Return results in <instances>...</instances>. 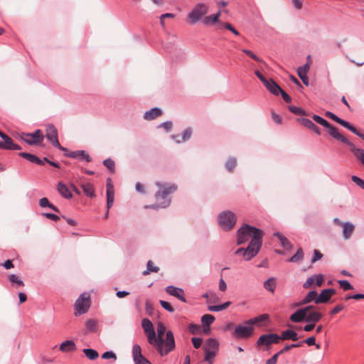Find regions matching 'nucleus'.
Instances as JSON below:
<instances>
[{"label": "nucleus", "mask_w": 364, "mask_h": 364, "mask_svg": "<svg viewBox=\"0 0 364 364\" xmlns=\"http://www.w3.org/2000/svg\"><path fill=\"white\" fill-rule=\"evenodd\" d=\"M156 185L159 188V191L154 195L156 203L149 207L153 209L166 208L171 202L170 195L176 191L178 186L174 183L161 182H156Z\"/></svg>", "instance_id": "f257e3e1"}, {"label": "nucleus", "mask_w": 364, "mask_h": 364, "mask_svg": "<svg viewBox=\"0 0 364 364\" xmlns=\"http://www.w3.org/2000/svg\"><path fill=\"white\" fill-rule=\"evenodd\" d=\"M166 330L165 326L162 323L157 325L158 340V353L161 356L166 355L175 349V341L173 333L171 331H167L166 333V341L163 338Z\"/></svg>", "instance_id": "f03ea898"}, {"label": "nucleus", "mask_w": 364, "mask_h": 364, "mask_svg": "<svg viewBox=\"0 0 364 364\" xmlns=\"http://www.w3.org/2000/svg\"><path fill=\"white\" fill-rule=\"evenodd\" d=\"M256 235L259 237H263L264 232L261 229L251 226L249 224H244L237 231V245L245 244L250 237L255 238Z\"/></svg>", "instance_id": "7ed1b4c3"}, {"label": "nucleus", "mask_w": 364, "mask_h": 364, "mask_svg": "<svg viewBox=\"0 0 364 364\" xmlns=\"http://www.w3.org/2000/svg\"><path fill=\"white\" fill-rule=\"evenodd\" d=\"M220 227L225 231L231 230L237 222L236 215L230 210L220 213L218 217Z\"/></svg>", "instance_id": "20e7f679"}, {"label": "nucleus", "mask_w": 364, "mask_h": 364, "mask_svg": "<svg viewBox=\"0 0 364 364\" xmlns=\"http://www.w3.org/2000/svg\"><path fill=\"white\" fill-rule=\"evenodd\" d=\"M91 306L90 296L87 292H83L77 299L74 304L75 315L80 316L87 313Z\"/></svg>", "instance_id": "39448f33"}, {"label": "nucleus", "mask_w": 364, "mask_h": 364, "mask_svg": "<svg viewBox=\"0 0 364 364\" xmlns=\"http://www.w3.org/2000/svg\"><path fill=\"white\" fill-rule=\"evenodd\" d=\"M19 138L28 145L38 146L42 144L44 135L41 129H36L33 133L22 132L19 135Z\"/></svg>", "instance_id": "423d86ee"}, {"label": "nucleus", "mask_w": 364, "mask_h": 364, "mask_svg": "<svg viewBox=\"0 0 364 364\" xmlns=\"http://www.w3.org/2000/svg\"><path fill=\"white\" fill-rule=\"evenodd\" d=\"M262 245V237H259L257 235L255 238H252L247 247L244 250V259L247 261L250 260L255 257L260 250Z\"/></svg>", "instance_id": "0eeeda50"}, {"label": "nucleus", "mask_w": 364, "mask_h": 364, "mask_svg": "<svg viewBox=\"0 0 364 364\" xmlns=\"http://www.w3.org/2000/svg\"><path fill=\"white\" fill-rule=\"evenodd\" d=\"M46 137L53 146L62 151H68V149L62 146L58 140V129L53 124L46 125Z\"/></svg>", "instance_id": "6e6552de"}, {"label": "nucleus", "mask_w": 364, "mask_h": 364, "mask_svg": "<svg viewBox=\"0 0 364 364\" xmlns=\"http://www.w3.org/2000/svg\"><path fill=\"white\" fill-rule=\"evenodd\" d=\"M312 119L314 121H315L316 123L321 124V126L324 127L327 129V132L329 135H331L333 138L337 140V139H344V136H343L338 131V129L332 125L331 123H329L327 120L323 119V117L317 115V114H313Z\"/></svg>", "instance_id": "1a4fd4ad"}, {"label": "nucleus", "mask_w": 364, "mask_h": 364, "mask_svg": "<svg viewBox=\"0 0 364 364\" xmlns=\"http://www.w3.org/2000/svg\"><path fill=\"white\" fill-rule=\"evenodd\" d=\"M208 11V7L206 4L203 3L197 4L188 15L189 23L191 24H195L201 18L202 16L205 15Z\"/></svg>", "instance_id": "9d476101"}, {"label": "nucleus", "mask_w": 364, "mask_h": 364, "mask_svg": "<svg viewBox=\"0 0 364 364\" xmlns=\"http://www.w3.org/2000/svg\"><path fill=\"white\" fill-rule=\"evenodd\" d=\"M281 340L279 335L277 333H267L261 335L256 342L257 347L265 346L266 350L269 349L272 344L279 343Z\"/></svg>", "instance_id": "9b49d317"}, {"label": "nucleus", "mask_w": 364, "mask_h": 364, "mask_svg": "<svg viewBox=\"0 0 364 364\" xmlns=\"http://www.w3.org/2000/svg\"><path fill=\"white\" fill-rule=\"evenodd\" d=\"M316 307L314 305H309L305 307L300 308L290 316L289 320L294 323L303 322L304 319H305V314L309 312H311V311H316Z\"/></svg>", "instance_id": "f8f14e48"}, {"label": "nucleus", "mask_w": 364, "mask_h": 364, "mask_svg": "<svg viewBox=\"0 0 364 364\" xmlns=\"http://www.w3.org/2000/svg\"><path fill=\"white\" fill-rule=\"evenodd\" d=\"M254 330L252 325L246 326L240 324L235 327L232 335L236 339L248 338L252 336Z\"/></svg>", "instance_id": "ddd939ff"}, {"label": "nucleus", "mask_w": 364, "mask_h": 364, "mask_svg": "<svg viewBox=\"0 0 364 364\" xmlns=\"http://www.w3.org/2000/svg\"><path fill=\"white\" fill-rule=\"evenodd\" d=\"M0 137L3 141H0V149L4 150H21V147L14 143V140L4 132H0Z\"/></svg>", "instance_id": "4468645a"}, {"label": "nucleus", "mask_w": 364, "mask_h": 364, "mask_svg": "<svg viewBox=\"0 0 364 364\" xmlns=\"http://www.w3.org/2000/svg\"><path fill=\"white\" fill-rule=\"evenodd\" d=\"M132 355L135 364H152L147 358L142 355L141 347L138 344L134 345Z\"/></svg>", "instance_id": "2eb2a0df"}, {"label": "nucleus", "mask_w": 364, "mask_h": 364, "mask_svg": "<svg viewBox=\"0 0 364 364\" xmlns=\"http://www.w3.org/2000/svg\"><path fill=\"white\" fill-rule=\"evenodd\" d=\"M269 319L270 317L269 314H262L259 315L258 316L246 321L245 323L252 325V326L253 325H256L258 327H262L264 326H266L269 323Z\"/></svg>", "instance_id": "dca6fc26"}, {"label": "nucleus", "mask_w": 364, "mask_h": 364, "mask_svg": "<svg viewBox=\"0 0 364 364\" xmlns=\"http://www.w3.org/2000/svg\"><path fill=\"white\" fill-rule=\"evenodd\" d=\"M324 282L323 276L321 274H314L309 277L303 284L305 289H310L315 284L317 287H321Z\"/></svg>", "instance_id": "f3484780"}, {"label": "nucleus", "mask_w": 364, "mask_h": 364, "mask_svg": "<svg viewBox=\"0 0 364 364\" xmlns=\"http://www.w3.org/2000/svg\"><path fill=\"white\" fill-rule=\"evenodd\" d=\"M336 294L335 289H323L316 301V304H326L328 303L331 297Z\"/></svg>", "instance_id": "a211bd4d"}, {"label": "nucleus", "mask_w": 364, "mask_h": 364, "mask_svg": "<svg viewBox=\"0 0 364 364\" xmlns=\"http://www.w3.org/2000/svg\"><path fill=\"white\" fill-rule=\"evenodd\" d=\"M166 291L169 295L176 297L182 302L186 303L187 301L183 289L170 285L166 288Z\"/></svg>", "instance_id": "6ab92c4d"}, {"label": "nucleus", "mask_w": 364, "mask_h": 364, "mask_svg": "<svg viewBox=\"0 0 364 364\" xmlns=\"http://www.w3.org/2000/svg\"><path fill=\"white\" fill-rule=\"evenodd\" d=\"M106 188H107V191H106L107 192V208H108V209H110L114 203V186L112 184V179L109 177L107 178V179Z\"/></svg>", "instance_id": "aec40b11"}, {"label": "nucleus", "mask_w": 364, "mask_h": 364, "mask_svg": "<svg viewBox=\"0 0 364 364\" xmlns=\"http://www.w3.org/2000/svg\"><path fill=\"white\" fill-rule=\"evenodd\" d=\"M318 296V292L316 290L310 291L305 297L299 302H296L293 304V307L301 306L303 305L309 304L314 301L316 304V301Z\"/></svg>", "instance_id": "412c9836"}, {"label": "nucleus", "mask_w": 364, "mask_h": 364, "mask_svg": "<svg viewBox=\"0 0 364 364\" xmlns=\"http://www.w3.org/2000/svg\"><path fill=\"white\" fill-rule=\"evenodd\" d=\"M338 141H341L342 143L346 144L350 148V151L354 154L355 156L360 161L362 160L363 154H364V150L359 148H355L353 143L350 141L346 137L344 136V139H337Z\"/></svg>", "instance_id": "4be33fe9"}, {"label": "nucleus", "mask_w": 364, "mask_h": 364, "mask_svg": "<svg viewBox=\"0 0 364 364\" xmlns=\"http://www.w3.org/2000/svg\"><path fill=\"white\" fill-rule=\"evenodd\" d=\"M304 316L305 319H304V321L316 323L323 318V315L318 311H311V312L305 314Z\"/></svg>", "instance_id": "5701e85b"}, {"label": "nucleus", "mask_w": 364, "mask_h": 364, "mask_svg": "<svg viewBox=\"0 0 364 364\" xmlns=\"http://www.w3.org/2000/svg\"><path fill=\"white\" fill-rule=\"evenodd\" d=\"M265 87L273 95L278 96L282 91L281 87L272 78L264 83Z\"/></svg>", "instance_id": "b1692460"}, {"label": "nucleus", "mask_w": 364, "mask_h": 364, "mask_svg": "<svg viewBox=\"0 0 364 364\" xmlns=\"http://www.w3.org/2000/svg\"><path fill=\"white\" fill-rule=\"evenodd\" d=\"M163 114L162 110L159 107H154L144 114V119L147 121L154 120Z\"/></svg>", "instance_id": "393cba45"}, {"label": "nucleus", "mask_w": 364, "mask_h": 364, "mask_svg": "<svg viewBox=\"0 0 364 364\" xmlns=\"http://www.w3.org/2000/svg\"><path fill=\"white\" fill-rule=\"evenodd\" d=\"M18 155L20 157H22L33 164H36L40 165V166L43 165V161L41 160L40 158H38L37 156H36L34 154H29L27 152H19L18 154Z\"/></svg>", "instance_id": "a878e982"}, {"label": "nucleus", "mask_w": 364, "mask_h": 364, "mask_svg": "<svg viewBox=\"0 0 364 364\" xmlns=\"http://www.w3.org/2000/svg\"><path fill=\"white\" fill-rule=\"evenodd\" d=\"M279 337L281 338V340H291L292 341H296L299 338L298 333L291 329H287L282 331Z\"/></svg>", "instance_id": "bb28decb"}, {"label": "nucleus", "mask_w": 364, "mask_h": 364, "mask_svg": "<svg viewBox=\"0 0 364 364\" xmlns=\"http://www.w3.org/2000/svg\"><path fill=\"white\" fill-rule=\"evenodd\" d=\"M59 349L62 352H73L76 350V345L73 341L68 340L63 342Z\"/></svg>", "instance_id": "cd10ccee"}, {"label": "nucleus", "mask_w": 364, "mask_h": 364, "mask_svg": "<svg viewBox=\"0 0 364 364\" xmlns=\"http://www.w3.org/2000/svg\"><path fill=\"white\" fill-rule=\"evenodd\" d=\"M58 191L60 194L65 198L70 199L73 198L71 191L69 190L68 186L62 182L58 183Z\"/></svg>", "instance_id": "c85d7f7f"}, {"label": "nucleus", "mask_w": 364, "mask_h": 364, "mask_svg": "<svg viewBox=\"0 0 364 364\" xmlns=\"http://www.w3.org/2000/svg\"><path fill=\"white\" fill-rule=\"evenodd\" d=\"M81 188L83 191L84 194L90 198L95 197V190L94 185L91 183H87L81 185Z\"/></svg>", "instance_id": "c756f323"}, {"label": "nucleus", "mask_w": 364, "mask_h": 364, "mask_svg": "<svg viewBox=\"0 0 364 364\" xmlns=\"http://www.w3.org/2000/svg\"><path fill=\"white\" fill-rule=\"evenodd\" d=\"M274 236L277 237L280 242L282 247L285 250H289L291 248L292 245L289 240L283 235L281 232H277L274 234Z\"/></svg>", "instance_id": "7c9ffc66"}, {"label": "nucleus", "mask_w": 364, "mask_h": 364, "mask_svg": "<svg viewBox=\"0 0 364 364\" xmlns=\"http://www.w3.org/2000/svg\"><path fill=\"white\" fill-rule=\"evenodd\" d=\"M324 115L325 117L332 119L333 121L336 122V123L339 124L340 125L343 126L345 128L348 124V122L338 117L337 115H336L335 114L330 111H326Z\"/></svg>", "instance_id": "2f4dec72"}, {"label": "nucleus", "mask_w": 364, "mask_h": 364, "mask_svg": "<svg viewBox=\"0 0 364 364\" xmlns=\"http://www.w3.org/2000/svg\"><path fill=\"white\" fill-rule=\"evenodd\" d=\"M87 333H95L98 329V324L96 320L90 318L85 322Z\"/></svg>", "instance_id": "473e14b6"}, {"label": "nucleus", "mask_w": 364, "mask_h": 364, "mask_svg": "<svg viewBox=\"0 0 364 364\" xmlns=\"http://www.w3.org/2000/svg\"><path fill=\"white\" fill-rule=\"evenodd\" d=\"M220 16V11H218L215 14H213V15H210L208 16H205L203 20V23L205 25L214 24L219 21Z\"/></svg>", "instance_id": "72a5a7b5"}, {"label": "nucleus", "mask_w": 364, "mask_h": 364, "mask_svg": "<svg viewBox=\"0 0 364 364\" xmlns=\"http://www.w3.org/2000/svg\"><path fill=\"white\" fill-rule=\"evenodd\" d=\"M277 287L276 279L274 277L269 278L264 283V287L266 290L274 293Z\"/></svg>", "instance_id": "f704fd0d"}, {"label": "nucleus", "mask_w": 364, "mask_h": 364, "mask_svg": "<svg viewBox=\"0 0 364 364\" xmlns=\"http://www.w3.org/2000/svg\"><path fill=\"white\" fill-rule=\"evenodd\" d=\"M39 205L42 208L48 207L56 213H60L58 207L50 203L47 198H42L39 200Z\"/></svg>", "instance_id": "c9c22d12"}, {"label": "nucleus", "mask_w": 364, "mask_h": 364, "mask_svg": "<svg viewBox=\"0 0 364 364\" xmlns=\"http://www.w3.org/2000/svg\"><path fill=\"white\" fill-rule=\"evenodd\" d=\"M208 348V349H213L214 351H218L219 348V343L216 339L210 338L206 340L205 345L203 348Z\"/></svg>", "instance_id": "e433bc0d"}, {"label": "nucleus", "mask_w": 364, "mask_h": 364, "mask_svg": "<svg viewBox=\"0 0 364 364\" xmlns=\"http://www.w3.org/2000/svg\"><path fill=\"white\" fill-rule=\"evenodd\" d=\"M304 259V251L301 247H299L296 252L287 261L288 262H299Z\"/></svg>", "instance_id": "4c0bfd02"}, {"label": "nucleus", "mask_w": 364, "mask_h": 364, "mask_svg": "<svg viewBox=\"0 0 364 364\" xmlns=\"http://www.w3.org/2000/svg\"><path fill=\"white\" fill-rule=\"evenodd\" d=\"M148 338V341L151 345H153L156 347L158 350V345L159 344V341L158 340V336H156V333L154 331L146 333Z\"/></svg>", "instance_id": "58836bf2"}, {"label": "nucleus", "mask_w": 364, "mask_h": 364, "mask_svg": "<svg viewBox=\"0 0 364 364\" xmlns=\"http://www.w3.org/2000/svg\"><path fill=\"white\" fill-rule=\"evenodd\" d=\"M304 343L307 344L309 346H315L316 349H320L321 348L320 344H317L316 343V338L314 336H310L304 341L298 342L299 347L302 346Z\"/></svg>", "instance_id": "ea45409f"}, {"label": "nucleus", "mask_w": 364, "mask_h": 364, "mask_svg": "<svg viewBox=\"0 0 364 364\" xmlns=\"http://www.w3.org/2000/svg\"><path fill=\"white\" fill-rule=\"evenodd\" d=\"M288 108H289V110L294 114L300 115V116H309V114L306 110H304L303 108H301L300 107L289 105Z\"/></svg>", "instance_id": "a19ab883"}, {"label": "nucleus", "mask_w": 364, "mask_h": 364, "mask_svg": "<svg viewBox=\"0 0 364 364\" xmlns=\"http://www.w3.org/2000/svg\"><path fill=\"white\" fill-rule=\"evenodd\" d=\"M9 280L11 282V286L13 287H23L24 286V283L20 279L18 278V276H16V274H10L9 276Z\"/></svg>", "instance_id": "79ce46f5"}, {"label": "nucleus", "mask_w": 364, "mask_h": 364, "mask_svg": "<svg viewBox=\"0 0 364 364\" xmlns=\"http://www.w3.org/2000/svg\"><path fill=\"white\" fill-rule=\"evenodd\" d=\"M354 230V225L350 223H346L343 225V234L345 238H348Z\"/></svg>", "instance_id": "37998d69"}, {"label": "nucleus", "mask_w": 364, "mask_h": 364, "mask_svg": "<svg viewBox=\"0 0 364 364\" xmlns=\"http://www.w3.org/2000/svg\"><path fill=\"white\" fill-rule=\"evenodd\" d=\"M237 166V159L234 157L229 158L225 164V167L228 171L232 173Z\"/></svg>", "instance_id": "c03bdc74"}, {"label": "nucleus", "mask_w": 364, "mask_h": 364, "mask_svg": "<svg viewBox=\"0 0 364 364\" xmlns=\"http://www.w3.org/2000/svg\"><path fill=\"white\" fill-rule=\"evenodd\" d=\"M103 165L107 168L110 173H115V162L110 158L106 159L102 162Z\"/></svg>", "instance_id": "a18cd8bd"}, {"label": "nucleus", "mask_w": 364, "mask_h": 364, "mask_svg": "<svg viewBox=\"0 0 364 364\" xmlns=\"http://www.w3.org/2000/svg\"><path fill=\"white\" fill-rule=\"evenodd\" d=\"M83 353L90 360H94L97 359L99 356V354L97 350L91 348H85L83 349Z\"/></svg>", "instance_id": "49530a36"}, {"label": "nucleus", "mask_w": 364, "mask_h": 364, "mask_svg": "<svg viewBox=\"0 0 364 364\" xmlns=\"http://www.w3.org/2000/svg\"><path fill=\"white\" fill-rule=\"evenodd\" d=\"M231 304L230 301H226L220 305H215V306H209L208 309L210 311H220L224 309H226Z\"/></svg>", "instance_id": "de8ad7c7"}, {"label": "nucleus", "mask_w": 364, "mask_h": 364, "mask_svg": "<svg viewBox=\"0 0 364 364\" xmlns=\"http://www.w3.org/2000/svg\"><path fill=\"white\" fill-rule=\"evenodd\" d=\"M142 328L145 333L154 331V326L151 321L148 318H144L141 322Z\"/></svg>", "instance_id": "09e8293b"}, {"label": "nucleus", "mask_w": 364, "mask_h": 364, "mask_svg": "<svg viewBox=\"0 0 364 364\" xmlns=\"http://www.w3.org/2000/svg\"><path fill=\"white\" fill-rule=\"evenodd\" d=\"M215 321V317L211 314H204L201 318V322L203 326H210Z\"/></svg>", "instance_id": "8fccbe9b"}, {"label": "nucleus", "mask_w": 364, "mask_h": 364, "mask_svg": "<svg viewBox=\"0 0 364 364\" xmlns=\"http://www.w3.org/2000/svg\"><path fill=\"white\" fill-rule=\"evenodd\" d=\"M204 351L205 360L208 361L210 364H212V360L215 357L217 351L211 350L210 349H208V348H204Z\"/></svg>", "instance_id": "3c124183"}, {"label": "nucleus", "mask_w": 364, "mask_h": 364, "mask_svg": "<svg viewBox=\"0 0 364 364\" xmlns=\"http://www.w3.org/2000/svg\"><path fill=\"white\" fill-rule=\"evenodd\" d=\"M146 267L147 269L143 272V275H147L150 272H158L159 271V268L158 267L154 266V263L151 260L148 261Z\"/></svg>", "instance_id": "603ef678"}, {"label": "nucleus", "mask_w": 364, "mask_h": 364, "mask_svg": "<svg viewBox=\"0 0 364 364\" xmlns=\"http://www.w3.org/2000/svg\"><path fill=\"white\" fill-rule=\"evenodd\" d=\"M297 74H298L299 77L301 78V80H302L303 83L305 85L308 86L309 85V80L307 76V72L302 71L301 70L297 69Z\"/></svg>", "instance_id": "864d4df0"}, {"label": "nucleus", "mask_w": 364, "mask_h": 364, "mask_svg": "<svg viewBox=\"0 0 364 364\" xmlns=\"http://www.w3.org/2000/svg\"><path fill=\"white\" fill-rule=\"evenodd\" d=\"M77 159L80 161H85L86 162L92 161L91 156L84 150H79Z\"/></svg>", "instance_id": "5fc2aeb1"}, {"label": "nucleus", "mask_w": 364, "mask_h": 364, "mask_svg": "<svg viewBox=\"0 0 364 364\" xmlns=\"http://www.w3.org/2000/svg\"><path fill=\"white\" fill-rule=\"evenodd\" d=\"M338 283L339 284L341 288H342L345 291L353 289V287L348 280H338Z\"/></svg>", "instance_id": "6e6d98bb"}, {"label": "nucleus", "mask_w": 364, "mask_h": 364, "mask_svg": "<svg viewBox=\"0 0 364 364\" xmlns=\"http://www.w3.org/2000/svg\"><path fill=\"white\" fill-rule=\"evenodd\" d=\"M296 121L300 123L302 126L306 127L307 129L311 128L314 124V122L307 118H298Z\"/></svg>", "instance_id": "4d7b16f0"}, {"label": "nucleus", "mask_w": 364, "mask_h": 364, "mask_svg": "<svg viewBox=\"0 0 364 364\" xmlns=\"http://www.w3.org/2000/svg\"><path fill=\"white\" fill-rule=\"evenodd\" d=\"M346 129L356 134L358 136L360 137L362 139L364 140V134L360 132L358 129H357L353 125H352L350 122L347 124L346 127Z\"/></svg>", "instance_id": "13d9d810"}, {"label": "nucleus", "mask_w": 364, "mask_h": 364, "mask_svg": "<svg viewBox=\"0 0 364 364\" xmlns=\"http://www.w3.org/2000/svg\"><path fill=\"white\" fill-rule=\"evenodd\" d=\"M242 51L252 60L259 63L263 62V60L261 58H259L257 55H255L252 50L248 49H242Z\"/></svg>", "instance_id": "bf43d9fd"}, {"label": "nucleus", "mask_w": 364, "mask_h": 364, "mask_svg": "<svg viewBox=\"0 0 364 364\" xmlns=\"http://www.w3.org/2000/svg\"><path fill=\"white\" fill-rule=\"evenodd\" d=\"M316 327V323H307V324H306L304 326L301 327H299V326H296L295 328L296 330H303L306 332H309V331H311L314 328Z\"/></svg>", "instance_id": "052dcab7"}, {"label": "nucleus", "mask_w": 364, "mask_h": 364, "mask_svg": "<svg viewBox=\"0 0 364 364\" xmlns=\"http://www.w3.org/2000/svg\"><path fill=\"white\" fill-rule=\"evenodd\" d=\"M181 135L183 142L188 140L192 135V129L191 127L186 128Z\"/></svg>", "instance_id": "680f3d73"}, {"label": "nucleus", "mask_w": 364, "mask_h": 364, "mask_svg": "<svg viewBox=\"0 0 364 364\" xmlns=\"http://www.w3.org/2000/svg\"><path fill=\"white\" fill-rule=\"evenodd\" d=\"M188 329L191 334L196 335L200 331V326L198 324L190 323L188 326Z\"/></svg>", "instance_id": "e2e57ef3"}, {"label": "nucleus", "mask_w": 364, "mask_h": 364, "mask_svg": "<svg viewBox=\"0 0 364 364\" xmlns=\"http://www.w3.org/2000/svg\"><path fill=\"white\" fill-rule=\"evenodd\" d=\"M345 300L348 301L349 299H355V300H359V299H364V294H346L345 296Z\"/></svg>", "instance_id": "0e129e2a"}, {"label": "nucleus", "mask_w": 364, "mask_h": 364, "mask_svg": "<svg viewBox=\"0 0 364 364\" xmlns=\"http://www.w3.org/2000/svg\"><path fill=\"white\" fill-rule=\"evenodd\" d=\"M159 303L161 305V306L166 311H168L169 312L174 311V309L173 308V306H171V304L169 302L164 301V300H160Z\"/></svg>", "instance_id": "69168bd1"}, {"label": "nucleus", "mask_w": 364, "mask_h": 364, "mask_svg": "<svg viewBox=\"0 0 364 364\" xmlns=\"http://www.w3.org/2000/svg\"><path fill=\"white\" fill-rule=\"evenodd\" d=\"M154 309L152 304L149 301L146 300L145 302V311L146 314L149 316H152V314H154Z\"/></svg>", "instance_id": "338daca9"}, {"label": "nucleus", "mask_w": 364, "mask_h": 364, "mask_svg": "<svg viewBox=\"0 0 364 364\" xmlns=\"http://www.w3.org/2000/svg\"><path fill=\"white\" fill-rule=\"evenodd\" d=\"M351 180L360 188H363L364 190V180L359 178L357 176H353L351 177Z\"/></svg>", "instance_id": "774afa93"}]
</instances>
